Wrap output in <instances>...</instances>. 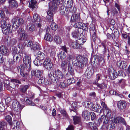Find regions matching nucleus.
Masks as SVG:
<instances>
[{
    "label": "nucleus",
    "mask_w": 130,
    "mask_h": 130,
    "mask_svg": "<svg viewBox=\"0 0 130 130\" xmlns=\"http://www.w3.org/2000/svg\"><path fill=\"white\" fill-rule=\"evenodd\" d=\"M12 55L18 54V50L17 48L14 47L12 49Z\"/></svg>",
    "instance_id": "50"
},
{
    "label": "nucleus",
    "mask_w": 130,
    "mask_h": 130,
    "mask_svg": "<svg viewBox=\"0 0 130 130\" xmlns=\"http://www.w3.org/2000/svg\"><path fill=\"white\" fill-rule=\"evenodd\" d=\"M9 3V6L12 8H16L18 6L17 2L15 0H10Z\"/></svg>",
    "instance_id": "21"
},
{
    "label": "nucleus",
    "mask_w": 130,
    "mask_h": 130,
    "mask_svg": "<svg viewBox=\"0 0 130 130\" xmlns=\"http://www.w3.org/2000/svg\"><path fill=\"white\" fill-rule=\"evenodd\" d=\"M45 57V55L43 53L39 52H38V54L36 58L40 59V60L43 61V60L44 59Z\"/></svg>",
    "instance_id": "30"
},
{
    "label": "nucleus",
    "mask_w": 130,
    "mask_h": 130,
    "mask_svg": "<svg viewBox=\"0 0 130 130\" xmlns=\"http://www.w3.org/2000/svg\"><path fill=\"white\" fill-rule=\"evenodd\" d=\"M31 59L30 57L26 55L23 58V62L24 63L22 66L20 74L22 77L25 78L27 77L28 75L27 73H25V71L27 68H30L31 67Z\"/></svg>",
    "instance_id": "1"
},
{
    "label": "nucleus",
    "mask_w": 130,
    "mask_h": 130,
    "mask_svg": "<svg viewBox=\"0 0 130 130\" xmlns=\"http://www.w3.org/2000/svg\"><path fill=\"white\" fill-rule=\"evenodd\" d=\"M109 74V76L111 79H114L117 77V72L112 68H110L108 69Z\"/></svg>",
    "instance_id": "6"
},
{
    "label": "nucleus",
    "mask_w": 130,
    "mask_h": 130,
    "mask_svg": "<svg viewBox=\"0 0 130 130\" xmlns=\"http://www.w3.org/2000/svg\"><path fill=\"white\" fill-rule=\"evenodd\" d=\"M29 26V29L30 31H32L35 30V26L33 25L30 24Z\"/></svg>",
    "instance_id": "56"
},
{
    "label": "nucleus",
    "mask_w": 130,
    "mask_h": 130,
    "mask_svg": "<svg viewBox=\"0 0 130 130\" xmlns=\"http://www.w3.org/2000/svg\"><path fill=\"white\" fill-rule=\"evenodd\" d=\"M91 116V118L92 120H94L95 118V115L94 113L93 112H90V115Z\"/></svg>",
    "instance_id": "62"
},
{
    "label": "nucleus",
    "mask_w": 130,
    "mask_h": 130,
    "mask_svg": "<svg viewBox=\"0 0 130 130\" xmlns=\"http://www.w3.org/2000/svg\"><path fill=\"white\" fill-rule=\"evenodd\" d=\"M30 3H29V7L32 8V9H34L37 7L36 1L35 0H31Z\"/></svg>",
    "instance_id": "27"
},
{
    "label": "nucleus",
    "mask_w": 130,
    "mask_h": 130,
    "mask_svg": "<svg viewBox=\"0 0 130 130\" xmlns=\"http://www.w3.org/2000/svg\"><path fill=\"white\" fill-rule=\"evenodd\" d=\"M13 24L12 27L17 29L20 25L23 24L24 21L21 18L15 17L12 20Z\"/></svg>",
    "instance_id": "4"
},
{
    "label": "nucleus",
    "mask_w": 130,
    "mask_h": 130,
    "mask_svg": "<svg viewBox=\"0 0 130 130\" xmlns=\"http://www.w3.org/2000/svg\"><path fill=\"white\" fill-rule=\"evenodd\" d=\"M58 57L61 59H64L66 57V55L64 52L62 51L59 52L58 54Z\"/></svg>",
    "instance_id": "41"
},
{
    "label": "nucleus",
    "mask_w": 130,
    "mask_h": 130,
    "mask_svg": "<svg viewBox=\"0 0 130 130\" xmlns=\"http://www.w3.org/2000/svg\"><path fill=\"white\" fill-rule=\"evenodd\" d=\"M83 117L86 120H88L90 119V112L88 111L85 110L82 112Z\"/></svg>",
    "instance_id": "20"
},
{
    "label": "nucleus",
    "mask_w": 130,
    "mask_h": 130,
    "mask_svg": "<svg viewBox=\"0 0 130 130\" xmlns=\"http://www.w3.org/2000/svg\"><path fill=\"white\" fill-rule=\"evenodd\" d=\"M7 123L4 121L0 122V130H5L7 127Z\"/></svg>",
    "instance_id": "34"
},
{
    "label": "nucleus",
    "mask_w": 130,
    "mask_h": 130,
    "mask_svg": "<svg viewBox=\"0 0 130 130\" xmlns=\"http://www.w3.org/2000/svg\"><path fill=\"white\" fill-rule=\"evenodd\" d=\"M33 22L34 23L37 22H39L40 21V17L37 14H34L33 16Z\"/></svg>",
    "instance_id": "29"
},
{
    "label": "nucleus",
    "mask_w": 130,
    "mask_h": 130,
    "mask_svg": "<svg viewBox=\"0 0 130 130\" xmlns=\"http://www.w3.org/2000/svg\"><path fill=\"white\" fill-rule=\"evenodd\" d=\"M51 27L53 30L55 31L57 29L58 26L55 23H52L51 25Z\"/></svg>",
    "instance_id": "47"
},
{
    "label": "nucleus",
    "mask_w": 130,
    "mask_h": 130,
    "mask_svg": "<svg viewBox=\"0 0 130 130\" xmlns=\"http://www.w3.org/2000/svg\"><path fill=\"white\" fill-rule=\"evenodd\" d=\"M117 65L118 67L121 69L125 68L127 66L125 61H118L117 63Z\"/></svg>",
    "instance_id": "19"
},
{
    "label": "nucleus",
    "mask_w": 130,
    "mask_h": 130,
    "mask_svg": "<svg viewBox=\"0 0 130 130\" xmlns=\"http://www.w3.org/2000/svg\"><path fill=\"white\" fill-rule=\"evenodd\" d=\"M48 76L50 79L51 81L53 82L57 83V80L56 73H55V71L51 72L48 74Z\"/></svg>",
    "instance_id": "10"
},
{
    "label": "nucleus",
    "mask_w": 130,
    "mask_h": 130,
    "mask_svg": "<svg viewBox=\"0 0 130 130\" xmlns=\"http://www.w3.org/2000/svg\"><path fill=\"white\" fill-rule=\"evenodd\" d=\"M19 36H20L19 38V40L20 41L26 40L28 37L27 34L25 32L19 33Z\"/></svg>",
    "instance_id": "17"
},
{
    "label": "nucleus",
    "mask_w": 130,
    "mask_h": 130,
    "mask_svg": "<svg viewBox=\"0 0 130 130\" xmlns=\"http://www.w3.org/2000/svg\"><path fill=\"white\" fill-rule=\"evenodd\" d=\"M93 74L92 70H89V69H88L86 70V76L87 78H90Z\"/></svg>",
    "instance_id": "38"
},
{
    "label": "nucleus",
    "mask_w": 130,
    "mask_h": 130,
    "mask_svg": "<svg viewBox=\"0 0 130 130\" xmlns=\"http://www.w3.org/2000/svg\"><path fill=\"white\" fill-rule=\"evenodd\" d=\"M59 11L60 13L62 15H67L68 12L67 8L63 5L60 7Z\"/></svg>",
    "instance_id": "14"
},
{
    "label": "nucleus",
    "mask_w": 130,
    "mask_h": 130,
    "mask_svg": "<svg viewBox=\"0 0 130 130\" xmlns=\"http://www.w3.org/2000/svg\"><path fill=\"white\" fill-rule=\"evenodd\" d=\"M13 126L11 127H12L13 125L14 127H15L16 128H19L20 127L19 123L17 120H14L12 122Z\"/></svg>",
    "instance_id": "49"
},
{
    "label": "nucleus",
    "mask_w": 130,
    "mask_h": 130,
    "mask_svg": "<svg viewBox=\"0 0 130 130\" xmlns=\"http://www.w3.org/2000/svg\"><path fill=\"white\" fill-rule=\"evenodd\" d=\"M29 86L28 85H22L19 88V91L21 95H23L29 88Z\"/></svg>",
    "instance_id": "12"
},
{
    "label": "nucleus",
    "mask_w": 130,
    "mask_h": 130,
    "mask_svg": "<svg viewBox=\"0 0 130 130\" xmlns=\"http://www.w3.org/2000/svg\"><path fill=\"white\" fill-rule=\"evenodd\" d=\"M0 51L2 54L8 55L9 54V51L7 48L4 45H2L0 47Z\"/></svg>",
    "instance_id": "11"
},
{
    "label": "nucleus",
    "mask_w": 130,
    "mask_h": 130,
    "mask_svg": "<svg viewBox=\"0 0 130 130\" xmlns=\"http://www.w3.org/2000/svg\"><path fill=\"white\" fill-rule=\"evenodd\" d=\"M0 14L1 17L2 19H8V18L5 17V14L4 13V11L3 10H0Z\"/></svg>",
    "instance_id": "51"
},
{
    "label": "nucleus",
    "mask_w": 130,
    "mask_h": 130,
    "mask_svg": "<svg viewBox=\"0 0 130 130\" xmlns=\"http://www.w3.org/2000/svg\"><path fill=\"white\" fill-rule=\"evenodd\" d=\"M94 84L96 85L100 89H104V88L106 87V85H105L104 83L100 84L98 83H97Z\"/></svg>",
    "instance_id": "45"
},
{
    "label": "nucleus",
    "mask_w": 130,
    "mask_h": 130,
    "mask_svg": "<svg viewBox=\"0 0 130 130\" xmlns=\"http://www.w3.org/2000/svg\"><path fill=\"white\" fill-rule=\"evenodd\" d=\"M11 25L10 24H8V26L5 29L4 31H3L4 34L5 35H7L9 34H12V31L11 30Z\"/></svg>",
    "instance_id": "22"
},
{
    "label": "nucleus",
    "mask_w": 130,
    "mask_h": 130,
    "mask_svg": "<svg viewBox=\"0 0 130 130\" xmlns=\"http://www.w3.org/2000/svg\"><path fill=\"white\" fill-rule=\"evenodd\" d=\"M76 62L74 65L79 67L82 68L84 64L86 65L88 62V60L87 58L83 57L82 56L78 55L77 56Z\"/></svg>",
    "instance_id": "3"
},
{
    "label": "nucleus",
    "mask_w": 130,
    "mask_h": 130,
    "mask_svg": "<svg viewBox=\"0 0 130 130\" xmlns=\"http://www.w3.org/2000/svg\"><path fill=\"white\" fill-rule=\"evenodd\" d=\"M17 42V40L14 38L11 39L9 42V44L11 46H13Z\"/></svg>",
    "instance_id": "42"
},
{
    "label": "nucleus",
    "mask_w": 130,
    "mask_h": 130,
    "mask_svg": "<svg viewBox=\"0 0 130 130\" xmlns=\"http://www.w3.org/2000/svg\"><path fill=\"white\" fill-rule=\"evenodd\" d=\"M34 64L37 66L41 65L43 63V61L36 58L34 61Z\"/></svg>",
    "instance_id": "39"
},
{
    "label": "nucleus",
    "mask_w": 130,
    "mask_h": 130,
    "mask_svg": "<svg viewBox=\"0 0 130 130\" xmlns=\"http://www.w3.org/2000/svg\"><path fill=\"white\" fill-rule=\"evenodd\" d=\"M59 85L61 88H65L67 86V84L64 81L62 83H60Z\"/></svg>",
    "instance_id": "52"
},
{
    "label": "nucleus",
    "mask_w": 130,
    "mask_h": 130,
    "mask_svg": "<svg viewBox=\"0 0 130 130\" xmlns=\"http://www.w3.org/2000/svg\"><path fill=\"white\" fill-rule=\"evenodd\" d=\"M112 122L116 124L121 123L125 125H126L124 119L120 117H115L112 120Z\"/></svg>",
    "instance_id": "9"
},
{
    "label": "nucleus",
    "mask_w": 130,
    "mask_h": 130,
    "mask_svg": "<svg viewBox=\"0 0 130 130\" xmlns=\"http://www.w3.org/2000/svg\"><path fill=\"white\" fill-rule=\"evenodd\" d=\"M85 25V24L83 23L79 22L75 23L74 25V27L78 28H81V27H83Z\"/></svg>",
    "instance_id": "40"
},
{
    "label": "nucleus",
    "mask_w": 130,
    "mask_h": 130,
    "mask_svg": "<svg viewBox=\"0 0 130 130\" xmlns=\"http://www.w3.org/2000/svg\"><path fill=\"white\" fill-rule=\"evenodd\" d=\"M47 13L48 21L50 22H53V13L51 11L49 10L47 12Z\"/></svg>",
    "instance_id": "23"
},
{
    "label": "nucleus",
    "mask_w": 130,
    "mask_h": 130,
    "mask_svg": "<svg viewBox=\"0 0 130 130\" xmlns=\"http://www.w3.org/2000/svg\"><path fill=\"white\" fill-rule=\"evenodd\" d=\"M39 48V45L38 43L34 44L31 47V49L34 51L38 50Z\"/></svg>",
    "instance_id": "43"
},
{
    "label": "nucleus",
    "mask_w": 130,
    "mask_h": 130,
    "mask_svg": "<svg viewBox=\"0 0 130 130\" xmlns=\"http://www.w3.org/2000/svg\"><path fill=\"white\" fill-rule=\"evenodd\" d=\"M72 64L70 63L68 64V70L69 72L72 75H73V63L72 61Z\"/></svg>",
    "instance_id": "35"
},
{
    "label": "nucleus",
    "mask_w": 130,
    "mask_h": 130,
    "mask_svg": "<svg viewBox=\"0 0 130 130\" xmlns=\"http://www.w3.org/2000/svg\"><path fill=\"white\" fill-rule=\"evenodd\" d=\"M43 66L48 71H50L53 69V65L51 60L49 58L46 59L43 62Z\"/></svg>",
    "instance_id": "5"
},
{
    "label": "nucleus",
    "mask_w": 130,
    "mask_h": 130,
    "mask_svg": "<svg viewBox=\"0 0 130 130\" xmlns=\"http://www.w3.org/2000/svg\"><path fill=\"white\" fill-rule=\"evenodd\" d=\"M55 73H56L57 82L61 81L63 79H64L65 76L62 72L59 69H57L55 71Z\"/></svg>",
    "instance_id": "8"
},
{
    "label": "nucleus",
    "mask_w": 130,
    "mask_h": 130,
    "mask_svg": "<svg viewBox=\"0 0 130 130\" xmlns=\"http://www.w3.org/2000/svg\"><path fill=\"white\" fill-rule=\"evenodd\" d=\"M45 79L43 76L40 77L38 80V83L39 84H43L44 82Z\"/></svg>",
    "instance_id": "48"
},
{
    "label": "nucleus",
    "mask_w": 130,
    "mask_h": 130,
    "mask_svg": "<svg viewBox=\"0 0 130 130\" xmlns=\"http://www.w3.org/2000/svg\"><path fill=\"white\" fill-rule=\"evenodd\" d=\"M54 40L57 44H60L62 42L61 38L58 36H55L54 37Z\"/></svg>",
    "instance_id": "28"
},
{
    "label": "nucleus",
    "mask_w": 130,
    "mask_h": 130,
    "mask_svg": "<svg viewBox=\"0 0 130 130\" xmlns=\"http://www.w3.org/2000/svg\"><path fill=\"white\" fill-rule=\"evenodd\" d=\"M88 125L92 130H98V129L95 124L92 122L89 123Z\"/></svg>",
    "instance_id": "36"
},
{
    "label": "nucleus",
    "mask_w": 130,
    "mask_h": 130,
    "mask_svg": "<svg viewBox=\"0 0 130 130\" xmlns=\"http://www.w3.org/2000/svg\"><path fill=\"white\" fill-rule=\"evenodd\" d=\"M75 40V44L74 45V48L79 49L81 47V45H83L86 40L85 36L83 34H80L78 31H76L74 34V38Z\"/></svg>",
    "instance_id": "2"
},
{
    "label": "nucleus",
    "mask_w": 130,
    "mask_h": 130,
    "mask_svg": "<svg viewBox=\"0 0 130 130\" xmlns=\"http://www.w3.org/2000/svg\"><path fill=\"white\" fill-rule=\"evenodd\" d=\"M73 15V14H72V16L71 17V19L70 21V24L71 25H72V26L70 25V27H68L67 28V29L69 31L70 29L72 28L73 27L72 23H73V20L72 19V17Z\"/></svg>",
    "instance_id": "58"
},
{
    "label": "nucleus",
    "mask_w": 130,
    "mask_h": 130,
    "mask_svg": "<svg viewBox=\"0 0 130 130\" xmlns=\"http://www.w3.org/2000/svg\"><path fill=\"white\" fill-rule=\"evenodd\" d=\"M101 106L98 104H96L94 106L93 108V110H94L95 111H98V109H100Z\"/></svg>",
    "instance_id": "59"
},
{
    "label": "nucleus",
    "mask_w": 130,
    "mask_h": 130,
    "mask_svg": "<svg viewBox=\"0 0 130 130\" xmlns=\"http://www.w3.org/2000/svg\"><path fill=\"white\" fill-rule=\"evenodd\" d=\"M85 105L87 108H89L91 107V105H92V103L90 102L86 101L85 102Z\"/></svg>",
    "instance_id": "60"
},
{
    "label": "nucleus",
    "mask_w": 130,
    "mask_h": 130,
    "mask_svg": "<svg viewBox=\"0 0 130 130\" xmlns=\"http://www.w3.org/2000/svg\"><path fill=\"white\" fill-rule=\"evenodd\" d=\"M80 121V117L77 116H74V124H79Z\"/></svg>",
    "instance_id": "33"
},
{
    "label": "nucleus",
    "mask_w": 130,
    "mask_h": 130,
    "mask_svg": "<svg viewBox=\"0 0 130 130\" xmlns=\"http://www.w3.org/2000/svg\"><path fill=\"white\" fill-rule=\"evenodd\" d=\"M60 112L66 118H67L68 115L66 111L64 109L61 110L60 111Z\"/></svg>",
    "instance_id": "55"
},
{
    "label": "nucleus",
    "mask_w": 130,
    "mask_h": 130,
    "mask_svg": "<svg viewBox=\"0 0 130 130\" xmlns=\"http://www.w3.org/2000/svg\"><path fill=\"white\" fill-rule=\"evenodd\" d=\"M102 76L101 74H98L96 75L95 79L93 82V84H95L98 83L99 81L102 79Z\"/></svg>",
    "instance_id": "37"
},
{
    "label": "nucleus",
    "mask_w": 130,
    "mask_h": 130,
    "mask_svg": "<svg viewBox=\"0 0 130 130\" xmlns=\"http://www.w3.org/2000/svg\"><path fill=\"white\" fill-rule=\"evenodd\" d=\"M5 109V107L2 104H0V111L2 112Z\"/></svg>",
    "instance_id": "64"
},
{
    "label": "nucleus",
    "mask_w": 130,
    "mask_h": 130,
    "mask_svg": "<svg viewBox=\"0 0 130 130\" xmlns=\"http://www.w3.org/2000/svg\"><path fill=\"white\" fill-rule=\"evenodd\" d=\"M101 105L102 107V109L103 110H105V109L108 108L106 104H105L104 102H102L101 103Z\"/></svg>",
    "instance_id": "57"
},
{
    "label": "nucleus",
    "mask_w": 130,
    "mask_h": 130,
    "mask_svg": "<svg viewBox=\"0 0 130 130\" xmlns=\"http://www.w3.org/2000/svg\"><path fill=\"white\" fill-rule=\"evenodd\" d=\"M7 21H8V19H3L2 20L1 24L0 26V27L2 28L3 31V29L7 27L6 23Z\"/></svg>",
    "instance_id": "24"
},
{
    "label": "nucleus",
    "mask_w": 130,
    "mask_h": 130,
    "mask_svg": "<svg viewBox=\"0 0 130 130\" xmlns=\"http://www.w3.org/2000/svg\"><path fill=\"white\" fill-rule=\"evenodd\" d=\"M61 49L66 53H67V49L66 46H62L61 47Z\"/></svg>",
    "instance_id": "63"
},
{
    "label": "nucleus",
    "mask_w": 130,
    "mask_h": 130,
    "mask_svg": "<svg viewBox=\"0 0 130 130\" xmlns=\"http://www.w3.org/2000/svg\"><path fill=\"white\" fill-rule=\"evenodd\" d=\"M11 82L13 83H18L21 84V82L19 80L16 79H12L10 80Z\"/></svg>",
    "instance_id": "61"
},
{
    "label": "nucleus",
    "mask_w": 130,
    "mask_h": 130,
    "mask_svg": "<svg viewBox=\"0 0 130 130\" xmlns=\"http://www.w3.org/2000/svg\"><path fill=\"white\" fill-rule=\"evenodd\" d=\"M126 103L124 101H120L118 102L117 106L118 108L121 109H125L126 106Z\"/></svg>",
    "instance_id": "13"
},
{
    "label": "nucleus",
    "mask_w": 130,
    "mask_h": 130,
    "mask_svg": "<svg viewBox=\"0 0 130 130\" xmlns=\"http://www.w3.org/2000/svg\"><path fill=\"white\" fill-rule=\"evenodd\" d=\"M67 6L70 9L69 11L72 13L73 12V1L72 0H69L67 1Z\"/></svg>",
    "instance_id": "26"
},
{
    "label": "nucleus",
    "mask_w": 130,
    "mask_h": 130,
    "mask_svg": "<svg viewBox=\"0 0 130 130\" xmlns=\"http://www.w3.org/2000/svg\"><path fill=\"white\" fill-rule=\"evenodd\" d=\"M58 4H59L57 3V2L53 1V2L52 3V4L49 6V8L50 9L52 10V11H54L57 8Z\"/></svg>",
    "instance_id": "25"
},
{
    "label": "nucleus",
    "mask_w": 130,
    "mask_h": 130,
    "mask_svg": "<svg viewBox=\"0 0 130 130\" xmlns=\"http://www.w3.org/2000/svg\"><path fill=\"white\" fill-rule=\"evenodd\" d=\"M31 73L32 76L34 75L38 78L42 76V73L41 71L39 70L32 71L31 72Z\"/></svg>",
    "instance_id": "16"
},
{
    "label": "nucleus",
    "mask_w": 130,
    "mask_h": 130,
    "mask_svg": "<svg viewBox=\"0 0 130 130\" xmlns=\"http://www.w3.org/2000/svg\"><path fill=\"white\" fill-rule=\"evenodd\" d=\"M80 19V17L79 14L78 13L75 15V19H74V22L78 21H79Z\"/></svg>",
    "instance_id": "53"
},
{
    "label": "nucleus",
    "mask_w": 130,
    "mask_h": 130,
    "mask_svg": "<svg viewBox=\"0 0 130 130\" xmlns=\"http://www.w3.org/2000/svg\"><path fill=\"white\" fill-rule=\"evenodd\" d=\"M67 62L65 61H62L61 64V67L62 69L65 70L67 67Z\"/></svg>",
    "instance_id": "44"
},
{
    "label": "nucleus",
    "mask_w": 130,
    "mask_h": 130,
    "mask_svg": "<svg viewBox=\"0 0 130 130\" xmlns=\"http://www.w3.org/2000/svg\"><path fill=\"white\" fill-rule=\"evenodd\" d=\"M5 119L7 121L10 125L12 127L13 126L12 122V118L9 115H7L5 117Z\"/></svg>",
    "instance_id": "32"
},
{
    "label": "nucleus",
    "mask_w": 130,
    "mask_h": 130,
    "mask_svg": "<svg viewBox=\"0 0 130 130\" xmlns=\"http://www.w3.org/2000/svg\"><path fill=\"white\" fill-rule=\"evenodd\" d=\"M105 109L104 110H105V112L106 113V115L107 117H109L111 116V110L109 109L108 108Z\"/></svg>",
    "instance_id": "46"
},
{
    "label": "nucleus",
    "mask_w": 130,
    "mask_h": 130,
    "mask_svg": "<svg viewBox=\"0 0 130 130\" xmlns=\"http://www.w3.org/2000/svg\"><path fill=\"white\" fill-rule=\"evenodd\" d=\"M11 106L14 110L19 112L21 111L22 108L20 104L16 101L13 102Z\"/></svg>",
    "instance_id": "7"
},
{
    "label": "nucleus",
    "mask_w": 130,
    "mask_h": 130,
    "mask_svg": "<svg viewBox=\"0 0 130 130\" xmlns=\"http://www.w3.org/2000/svg\"><path fill=\"white\" fill-rule=\"evenodd\" d=\"M49 30L50 29L49 28H47L46 29L47 33H46L45 36L44 37V39L46 41L50 42H51L53 40V38L51 35L47 33L49 31Z\"/></svg>",
    "instance_id": "15"
},
{
    "label": "nucleus",
    "mask_w": 130,
    "mask_h": 130,
    "mask_svg": "<svg viewBox=\"0 0 130 130\" xmlns=\"http://www.w3.org/2000/svg\"><path fill=\"white\" fill-rule=\"evenodd\" d=\"M107 117L104 115H102L100 119L98 120V122L99 123H101L102 122L104 124H106L108 122V120H107Z\"/></svg>",
    "instance_id": "18"
},
{
    "label": "nucleus",
    "mask_w": 130,
    "mask_h": 130,
    "mask_svg": "<svg viewBox=\"0 0 130 130\" xmlns=\"http://www.w3.org/2000/svg\"><path fill=\"white\" fill-rule=\"evenodd\" d=\"M12 55L13 56V60L14 62L18 60H20L22 58L21 56L19 54H16Z\"/></svg>",
    "instance_id": "31"
},
{
    "label": "nucleus",
    "mask_w": 130,
    "mask_h": 130,
    "mask_svg": "<svg viewBox=\"0 0 130 130\" xmlns=\"http://www.w3.org/2000/svg\"><path fill=\"white\" fill-rule=\"evenodd\" d=\"M26 102L27 105H28L32 106H34L35 105V104L34 103H32L31 101L28 99L27 98H26Z\"/></svg>",
    "instance_id": "54"
}]
</instances>
